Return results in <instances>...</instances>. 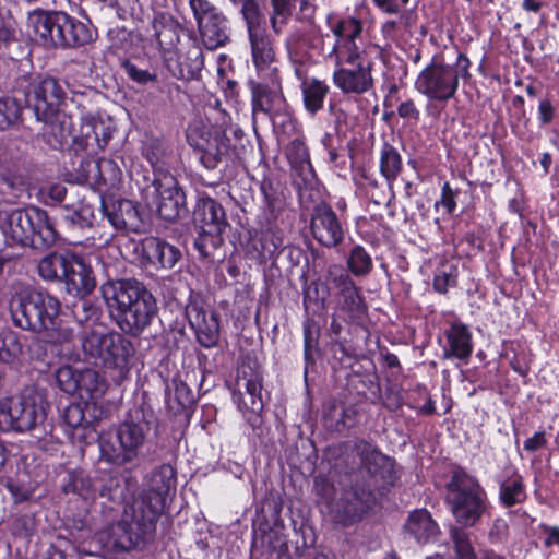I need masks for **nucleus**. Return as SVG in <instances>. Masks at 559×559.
I'll use <instances>...</instances> for the list:
<instances>
[{"label":"nucleus","mask_w":559,"mask_h":559,"mask_svg":"<svg viewBox=\"0 0 559 559\" xmlns=\"http://www.w3.org/2000/svg\"><path fill=\"white\" fill-rule=\"evenodd\" d=\"M362 27L361 21L355 17L340 19L330 24L335 37L328 53L334 62L332 81L345 95H364L374 88L373 64L364 56Z\"/></svg>","instance_id":"nucleus-1"},{"label":"nucleus","mask_w":559,"mask_h":559,"mask_svg":"<svg viewBox=\"0 0 559 559\" xmlns=\"http://www.w3.org/2000/svg\"><path fill=\"white\" fill-rule=\"evenodd\" d=\"M61 304L46 290H29L14 295L10 301L13 323L27 331L41 335V340L52 347L70 344L74 330L60 318Z\"/></svg>","instance_id":"nucleus-2"},{"label":"nucleus","mask_w":559,"mask_h":559,"mask_svg":"<svg viewBox=\"0 0 559 559\" xmlns=\"http://www.w3.org/2000/svg\"><path fill=\"white\" fill-rule=\"evenodd\" d=\"M102 295L111 318L126 334L141 335L157 316L155 297L135 280L106 282Z\"/></svg>","instance_id":"nucleus-3"},{"label":"nucleus","mask_w":559,"mask_h":559,"mask_svg":"<svg viewBox=\"0 0 559 559\" xmlns=\"http://www.w3.org/2000/svg\"><path fill=\"white\" fill-rule=\"evenodd\" d=\"M471 67V60L463 52H457L452 63L445 62L441 56H433L417 75L415 88L429 100L447 103L455 96L460 81L466 82L472 78Z\"/></svg>","instance_id":"nucleus-4"},{"label":"nucleus","mask_w":559,"mask_h":559,"mask_svg":"<svg viewBox=\"0 0 559 559\" xmlns=\"http://www.w3.org/2000/svg\"><path fill=\"white\" fill-rule=\"evenodd\" d=\"M66 91L53 78H45L34 84L27 93V103L35 117L45 123L47 133L55 136L56 144L62 145L71 134V118L62 110Z\"/></svg>","instance_id":"nucleus-5"},{"label":"nucleus","mask_w":559,"mask_h":559,"mask_svg":"<svg viewBox=\"0 0 559 559\" xmlns=\"http://www.w3.org/2000/svg\"><path fill=\"white\" fill-rule=\"evenodd\" d=\"M445 501L455 519L463 527L475 526L488 509V499L476 478L463 471H455L447 484Z\"/></svg>","instance_id":"nucleus-6"},{"label":"nucleus","mask_w":559,"mask_h":559,"mask_svg":"<svg viewBox=\"0 0 559 559\" xmlns=\"http://www.w3.org/2000/svg\"><path fill=\"white\" fill-rule=\"evenodd\" d=\"M29 26L45 46L79 47L93 39L88 26L63 12H35L29 16Z\"/></svg>","instance_id":"nucleus-7"},{"label":"nucleus","mask_w":559,"mask_h":559,"mask_svg":"<svg viewBox=\"0 0 559 559\" xmlns=\"http://www.w3.org/2000/svg\"><path fill=\"white\" fill-rule=\"evenodd\" d=\"M3 233L16 245L50 247L57 240V231L46 211L33 206L11 211L3 223Z\"/></svg>","instance_id":"nucleus-8"},{"label":"nucleus","mask_w":559,"mask_h":559,"mask_svg":"<svg viewBox=\"0 0 559 559\" xmlns=\"http://www.w3.org/2000/svg\"><path fill=\"white\" fill-rule=\"evenodd\" d=\"M143 506V500H133L124 508L121 519L108 527L107 542L116 550L140 548L155 531L159 516Z\"/></svg>","instance_id":"nucleus-9"},{"label":"nucleus","mask_w":559,"mask_h":559,"mask_svg":"<svg viewBox=\"0 0 559 559\" xmlns=\"http://www.w3.org/2000/svg\"><path fill=\"white\" fill-rule=\"evenodd\" d=\"M147 424L148 421H121L114 435L102 436L100 461L117 466L133 461L148 431Z\"/></svg>","instance_id":"nucleus-10"},{"label":"nucleus","mask_w":559,"mask_h":559,"mask_svg":"<svg viewBox=\"0 0 559 559\" xmlns=\"http://www.w3.org/2000/svg\"><path fill=\"white\" fill-rule=\"evenodd\" d=\"M203 45L214 50L229 40L230 28L223 12L209 0H189Z\"/></svg>","instance_id":"nucleus-11"},{"label":"nucleus","mask_w":559,"mask_h":559,"mask_svg":"<svg viewBox=\"0 0 559 559\" xmlns=\"http://www.w3.org/2000/svg\"><path fill=\"white\" fill-rule=\"evenodd\" d=\"M152 186L153 203L158 216L168 222L178 218L183 210L186 197L177 178L168 169L158 167L154 169Z\"/></svg>","instance_id":"nucleus-12"},{"label":"nucleus","mask_w":559,"mask_h":559,"mask_svg":"<svg viewBox=\"0 0 559 559\" xmlns=\"http://www.w3.org/2000/svg\"><path fill=\"white\" fill-rule=\"evenodd\" d=\"M261 390L262 372L260 367L254 361L242 362L237 370L234 401L248 419L259 416L263 408Z\"/></svg>","instance_id":"nucleus-13"},{"label":"nucleus","mask_w":559,"mask_h":559,"mask_svg":"<svg viewBox=\"0 0 559 559\" xmlns=\"http://www.w3.org/2000/svg\"><path fill=\"white\" fill-rule=\"evenodd\" d=\"M258 75V81L250 80L248 83L253 115L258 112L272 115L280 111L285 104L280 71L269 70L267 73Z\"/></svg>","instance_id":"nucleus-14"},{"label":"nucleus","mask_w":559,"mask_h":559,"mask_svg":"<svg viewBox=\"0 0 559 559\" xmlns=\"http://www.w3.org/2000/svg\"><path fill=\"white\" fill-rule=\"evenodd\" d=\"M175 490L176 472L171 465L163 464L152 472L148 480V490L133 500H143V508L159 516L165 509L168 497Z\"/></svg>","instance_id":"nucleus-15"},{"label":"nucleus","mask_w":559,"mask_h":559,"mask_svg":"<svg viewBox=\"0 0 559 559\" xmlns=\"http://www.w3.org/2000/svg\"><path fill=\"white\" fill-rule=\"evenodd\" d=\"M47 407L44 396L35 388L26 386L17 396L0 401V415L10 419H45Z\"/></svg>","instance_id":"nucleus-16"},{"label":"nucleus","mask_w":559,"mask_h":559,"mask_svg":"<svg viewBox=\"0 0 559 559\" xmlns=\"http://www.w3.org/2000/svg\"><path fill=\"white\" fill-rule=\"evenodd\" d=\"M374 502L376 496L370 488L356 485L343 492L335 504L334 519L343 526L352 525L359 521Z\"/></svg>","instance_id":"nucleus-17"},{"label":"nucleus","mask_w":559,"mask_h":559,"mask_svg":"<svg viewBox=\"0 0 559 559\" xmlns=\"http://www.w3.org/2000/svg\"><path fill=\"white\" fill-rule=\"evenodd\" d=\"M309 227L311 236L323 247L334 248L344 239V226L328 204L314 206Z\"/></svg>","instance_id":"nucleus-18"},{"label":"nucleus","mask_w":559,"mask_h":559,"mask_svg":"<svg viewBox=\"0 0 559 559\" xmlns=\"http://www.w3.org/2000/svg\"><path fill=\"white\" fill-rule=\"evenodd\" d=\"M186 317L194 331L198 343L212 348L218 342L219 323L216 314L209 311L199 298H191L186 307Z\"/></svg>","instance_id":"nucleus-19"},{"label":"nucleus","mask_w":559,"mask_h":559,"mask_svg":"<svg viewBox=\"0 0 559 559\" xmlns=\"http://www.w3.org/2000/svg\"><path fill=\"white\" fill-rule=\"evenodd\" d=\"M252 61L258 74L267 73L269 70H278L275 66L276 55L273 43L266 33L264 16L246 23Z\"/></svg>","instance_id":"nucleus-20"},{"label":"nucleus","mask_w":559,"mask_h":559,"mask_svg":"<svg viewBox=\"0 0 559 559\" xmlns=\"http://www.w3.org/2000/svg\"><path fill=\"white\" fill-rule=\"evenodd\" d=\"M81 342L86 355L107 360L119 356L118 346L123 338L119 334L107 333L105 326L93 322L84 326Z\"/></svg>","instance_id":"nucleus-21"},{"label":"nucleus","mask_w":559,"mask_h":559,"mask_svg":"<svg viewBox=\"0 0 559 559\" xmlns=\"http://www.w3.org/2000/svg\"><path fill=\"white\" fill-rule=\"evenodd\" d=\"M194 224L203 236L218 237L228 223L223 206L214 199H202L194 211Z\"/></svg>","instance_id":"nucleus-22"},{"label":"nucleus","mask_w":559,"mask_h":559,"mask_svg":"<svg viewBox=\"0 0 559 559\" xmlns=\"http://www.w3.org/2000/svg\"><path fill=\"white\" fill-rule=\"evenodd\" d=\"M60 282L64 284L69 295L79 297L86 296L95 287L92 269L80 257L72 253Z\"/></svg>","instance_id":"nucleus-23"},{"label":"nucleus","mask_w":559,"mask_h":559,"mask_svg":"<svg viewBox=\"0 0 559 559\" xmlns=\"http://www.w3.org/2000/svg\"><path fill=\"white\" fill-rule=\"evenodd\" d=\"M403 530L419 544H427L440 535V527L426 509L409 512Z\"/></svg>","instance_id":"nucleus-24"},{"label":"nucleus","mask_w":559,"mask_h":559,"mask_svg":"<svg viewBox=\"0 0 559 559\" xmlns=\"http://www.w3.org/2000/svg\"><path fill=\"white\" fill-rule=\"evenodd\" d=\"M102 210L108 223L117 230L133 228L138 223V210L129 200L112 203L103 201Z\"/></svg>","instance_id":"nucleus-25"},{"label":"nucleus","mask_w":559,"mask_h":559,"mask_svg":"<svg viewBox=\"0 0 559 559\" xmlns=\"http://www.w3.org/2000/svg\"><path fill=\"white\" fill-rule=\"evenodd\" d=\"M143 253L150 263L164 269H173L180 258V251L173 245L155 237L143 241Z\"/></svg>","instance_id":"nucleus-26"},{"label":"nucleus","mask_w":559,"mask_h":559,"mask_svg":"<svg viewBox=\"0 0 559 559\" xmlns=\"http://www.w3.org/2000/svg\"><path fill=\"white\" fill-rule=\"evenodd\" d=\"M445 338L448 348L444 349V356L447 358L466 359L472 355V334L465 324L452 323L445 331Z\"/></svg>","instance_id":"nucleus-27"},{"label":"nucleus","mask_w":559,"mask_h":559,"mask_svg":"<svg viewBox=\"0 0 559 559\" xmlns=\"http://www.w3.org/2000/svg\"><path fill=\"white\" fill-rule=\"evenodd\" d=\"M330 92L329 85L318 79H309L302 82L301 93L306 110L316 115L323 108L324 100Z\"/></svg>","instance_id":"nucleus-28"},{"label":"nucleus","mask_w":559,"mask_h":559,"mask_svg":"<svg viewBox=\"0 0 559 559\" xmlns=\"http://www.w3.org/2000/svg\"><path fill=\"white\" fill-rule=\"evenodd\" d=\"M71 253L50 252L37 262V274L45 282H60Z\"/></svg>","instance_id":"nucleus-29"},{"label":"nucleus","mask_w":559,"mask_h":559,"mask_svg":"<svg viewBox=\"0 0 559 559\" xmlns=\"http://www.w3.org/2000/svg\"><path fill=\"white\" fill-rule=\"evenodd\" d=\"M252 548L269 555L275 551H283L286 548V537L280 528L260 527L253 535Z\"/></svg>","instance_id":"nucleus-30"},{"label":"nucleus","mask_w":559,"mask_h":559,"mask_svg":"<svg viewBox=\"0 0 559 559\" xmlns=\"http://www.w3.org/2000/svg\"><path fill=\"white\" fill-rule=\"evenodd\" d=\"M62 491L88 500L95 497L96 488L92 478L83 469H73L68 472Z\"/></svg>","instance_id":"nucleus-31"},{"label":"nucleus","mask_w":559,"mask_h":559,"mask_svg":"<svg viewBox=\"0 0 559 559\" xmlns=\"http://www.w3.org/2000/svg\"><path fill=\"white\" fill-rule=\"evenodd\" d=\"M402 168L403 164L400 153L395 147L385 143L380 152V173L385 178L390 188H392Z\"/></svg>","instance_id":"nucleus-32"},{"label":"nucleus","mask_w":559,"mask_h":559,"mask_svg":"<svg viewBox=\"0 0 559 559\" xmlns=\"http://www.w3.org/2000/svg\"><path fill=\"white\" fill-rule=\"evenodd\" d=\"M80 390L76 392L82 399H93L102 395L106 390L105 380L91 368L79 369Z\"/></svg>","instance_id":"nucleus-33"},{"label":"nucleus","mask_w":559,"mask_h":559,"mask_svg":"<svg viewBox=\"0 0 559 559\" xmlns=\"http://www.w3.org/2000/svg\"><path fill=\"white\" fill-rule=\"evenodd\" d=\"M466 528L461 525H451L449 527V537L452 542L455 557L456 559H477L471 533Z\"/></svg>","instance_id":"nucleus-34"},{"label":"nucleus","mask_w":559,"mask_h":559,"mask_svg":"<svg viewBox=\"0 0 559 559\" xmlns=\"http://www.w3.org/2000/svg\"><path fill=\"white\" fill-rule=\"evenodd\" d=\"M499 498L507 508L523 503L526 499V491L522 477L514 475L503 480L500 484Z\"/></svg>","instance_id":"nucleus-35"},{"label":"nucleus","mask_w":559,"mask_h":559,"mask_svg":"<svg viewBox=\"0 0 559 559\" xmlns=\"http://www.w3.org/2000/svg\"><path fill=\"white\" fill-rule=\"evenodd\" d=\"M338 304L341 310L346 312L352 321L361 319L367 310L364 298L357 287L340 295Z\"/></svg>","instance_id":"nucleus-36"},{"label":"nucleus","mask_w":559,"mask_h":559,"mask_svg":"<svg viewBox=\"0 0 559 559\" xmlns=\"http://www.w3.org/2000/svg\"><path fill=\"white\" fill-rule=\"evenodd\" d=\"M95 219L94 211L90 205H80L76 210L69 211L63 221L73 230H85L93 226Z\"/></svg>","instance_id":"nucleus-37"},{"label":"nucleus","mask_w":559,"mask_h":559,"mask_svg":"<svg viewBox=\"0 0 559 559\" xmlns=\"http://www.w3.org/2000/svg\"><path fill=\"white\" fill-rule=\"evenodd\" d=\"M22 349L15 332L5 330L0 334V362H12L22 354Z\"/></svg>","instance_id":"nucleus-38"},{"label":"nucleus","mask_w":559,"mask_h":559,"mask_svg":"<svg viewBox=\"0 0 559 559\" xmlns=\"http://www.w3.org/2000/svg\"><path fill=\"white\" fill-rule=\"evenodd\" d=\"M272 13L270 23L273 32L278 35L292 16V0H271Z\"/></svg>","instance_id":"nucleus-39"},{"label":"nucleus","mask_w":559,"mask_h":559,"mask_svg":"<svg viewBox=\"0 0 559 559\" xmlns=\"http://www.w3.org/2000/svg\"><path fill=\"white\" fill-rule=\"evenodd\" d=\"M264 209L267 212V219H273L284 207L282 194L275 189L271 181L264 180L261 183Z\"/></svg>","instance_id":"nucleus-40"},{"label":"nucleus","mask_w":559,"mask_h":559,"mask_svg":"<svg viewBox=\"0 0 559 559\" xmlns=\"http://www.w3.org/2000/svg\"><path fill=\"white\" fill-rule=\"evenodd\" d=\"M347 265L356 276L367 275L372 269V259L361 246H355L349 253Z\"/></svg>","instance_id":"nucleus-41"},{"label":"nucleus","mask_w":559,"mask_h":559,"mask_svg":"<svg viewBox=\"0 0 559 559\" xmlns=\"http://www.w3.org/2000/svg\"><path fill=\"white\" fill-rule=\"evenodd\" d=\"M258 242L261 255L271 258L283 246V236L280 229L266 227L262 229Z\"/></svg>","instance_id":"nucleus-42"},{"label":"nucleus","mask_w":559,"mask_h":559,"mask_svg":"<svg viewBox=\"0 0 559 559\" xmlns=\"http://www.w3.org/2000/svg\"><path fill=\"white\" fill-rule=\"evenodd\" d=\"M21 106L11 97H0V130H7L17 123Z\"/></svg>","instance_id":"nucleus-43"},{"label":"nucleus","mask_w":559,"mask_h":559,"mask_svg":"<svg viewBox=\"0 0 559 559\" xmlns=\"http://www.w3.org/2000/svg\"><path fill=\"white\" fill-rule=\"evenodd\" d=\"M79 369L62 366L56 371L58 386L67 394H75L80 390Z\"/></svg>","instance_id":"nucleus-44"},{"label":"nucleus","mask_w":559,"mask_h":559,"mask_svg":"<svg viewBox=\"0 0 559 559\" xmlns=\"http://www.w3.org/2000/svg\"><path fill=\"white\" fill-rule=\"evenodd\" d=\"M95 167L98 171L96 183L98 185L99 189L102 187L106 189L114 188L120 177V170L116 164L110 160H105L102 163H96Z\"/></svg>","instance_id":"nucleus-45"},{"label":"nucleus","mask_w":559,"mask_h":559,"mask_svg":"<svg viewBox=\"0 0 559 559\" xmlns=\"http://www.w3.org/2000/svg\"><path fill=\"white\" fill-rule=\"evenodd\" d=\"M396 15V20H388L381 26V33L388 43L396 41L402 35L403 31L406 29L409 25V17L407 14H405V12H401Z\"/></svg>","instance_id":"nucleus-46"},{"label":"nucleus","mask_w":559,"mask_h":559,"mask_svg":"<svg viewBox=\"0 0 559 559\" xmlns=\"http://www.w3.org/2000/svg\"><path fill=\"white\" fill-rule=\"evenodd\" d=\"M356 448L360 455L361 463L370 473H376V467L380 466L386 460L383 454L369 443L360 442Z\"/></svg>","instance_id":"nucleus-47"},{"label":"nucleus","mask_w":559,"mask_h":559,"mask_svg":"<svg viewBox=\"0 0 559 559\" xmlns=\"http://www.w3.org/2000/svg\"><path fill=\"white\" fill-rule=\"evenodd\" d=\"M457 269L453 265L443 266L438 271L433 278V288L441 294H445L450 287L456 285Z\"/></svg>","instance_id":"nucleus-48"},{"label":"nucleus","mask_w":559,"mask_h":559,"mask_svg":"<svg viewBox=\"0 0 559 559\" xmlns=\"http://www.w3.org/2000/svg\"><path fill=\"white\" fill-rule=\"evenodd\" d=\"M328 280L332 287L337 290L338 296L356 287L350 276L338 266L330 267Z\"/></svg>","instance_id":"nucleus-49"},{"label":"nucleus","mask_w":559,"mask_h":559,"mask_svg":"<svg viewBox=\"0 0 559 559\" xmlns=\"http://www.w3.org/2000/svg\"><path fill=\"white\" fill-rule=\"evenodd\" d=\"M286 156L292 164H304L309 159L306 144L299 138H295L286 147Z\"/></svg>","instance_id":"nucleus-50"},{"label":"nucleus","mask_w":559,"mask_h":559,"mask_svg":"<svg viewBox=\"0 0 559 559\" xmlns=\"http://www.w3.org/2000/svg\"><path fill=\"white\" fill-rule=\"evenodd\" d=\"M127 75L134 82L139 84H147L150 82H155L157 80V75L155 73L150 72L148 70L141 69L136 67L131 61H124L122 64Z\"/></svg>","instance_id":"nucleus-51"},{"label":"nucleus","mask_w":559,"mask_h":559,"mask_svg":"<svg viewBox=\"0 0 559 559\" xmlns=\"http://www.w3.org/2000/svg\"><path fill=\"white\" fill-rule=\"evenodd\" d=\"M180 31V25L178 22H176L165 32H163L160 36L156 37L159 48L165 51L174 48L179 41Z\"/></svg>","instance_id":"nucleus-52"},{"label":"nucleus","mask_w":559,"mask_h":559,"mask_svg":"<svg viewBox=\"0 0 559 559\" xmlns=\"http://www.w3.org/2000/svg\"><path fill=\"white\" fill-rule=\"evenodd\" d=\"M7 487L14 501L19 503L31 500L35 493V486L24 485L19 480L9 483Z\"/></svg>","instance_id":"nucleus-53"},{"label":"nucleus","mask_w":559,"mask_h":559,"mask_svg":"<svg viewBox=\"0 0 559 559\" xmlns=\"http://www.w3.org/2000/svg\"><path fill=\"white\" fill-rule=\"evenodd\" d=\"M306 34L301 28L293 29L285 40V46L289 55H298L306 47Z\"/></svg>","instance_id":"nucleus-54"},{"label":"nucleus","mask_w":559,"mask_h":559,"mask_svg":"<svg viewBox=\"0 0 559 559\" xmlns=\"http://www.w3.org/2000/svg\"><path fill=\"white\" fill-rule=\"evenodd\" d=\"M314 491L325 503H330L335 495L334 485L324 476L314 477Z\"/></svg>","instance_id":"nucleus-55"},{"label":"nucleus","mask_w":559,"mask_h":559,"mask_svg":"<svg viewBox=\"0 0 559 559\" xmlns=\"http://www.w3.org/2000/svg\"><path fill=\"white\" fill-rule=\"evenodd\" d=\"M234 4L241 5V15L245 22L263 16L258 0H230Z\"/></svg>","instance_id":"nucleus-56"},{"label":"nucleus","mask_w":559,"mask_h":559,"mask_svg":"<svg viewBox=\"0 0 559 559\" xmlns=\"http://www.w3.org/2000/svg\"><path fill=\"white\" fill-rule=\"evenodd\" d=\"M409 0H373L374 5L383 13L400 14L405 12Z\"/></svg>","instance_id":"nucleus-57"},{"label":"nucleus","mask_w":559,"mask_h":559,"mask_svg":"<svg viewBox=\"0 0 559 559\" xmlns=\"http://www.w3.org/2000/svg\"><path fill=\"white\" fill-rule=\"evenodd\" d=\"M317 331L314 324L307 321L304 323V343H305V359L309 362L311 358V350L317 346L316 338Z\"/></svg>","instance_id":"nucleus-58"},{"label":"nucleus","mask_w":559,"mask_h":559,"mask_svg":"<svg viewBox=\"0 0 559 559\" xmlns=\"http://www.w3.org/2000/svg\"><path fill=\"white\" fill-rule=\"evenodd\" d=\"M37 428V421H0V430L4 432H32Z\"/></svg>","instance_id":"nucleus-59"},{"label":"nucleus","mask_w":559,"mask_h":559,"mask_svg":"<svg viewBox=\"0 0 559 559\" xmlns=\"http://www.w3.org/2000/svg\"><path fill=\"white\" fill-rule=\"evenodd\" d=\"M177 21L169 13H157L154 15L152 21V27L154 29V37L160 36L163 32H165L168 27L175 24Z\"/></svg>","instance_id":"nucleus-60"},{"label":"nucleus","mask_w":559,"mask_h":559,"mask_svg":"<svg viewBox=\"0 0 559 559\" xmlns=\"http://www.w3.org/2000/svg\"><path fill=\"white\" fill-rule=\"evenodd\" d=\"M509 526L502 519L493 521L490 531L488 533L491 543H503L507 539Z\"/></svg>","instance_id":"nucleus-61"},{"label":"nucleus","mask_w":559,"mask_h":559,"mask_svg":"<svg viewBox=\"0 0 559 559\" xmlns=\"http://www.w3.org/2000/svg\"><path fill=\"white\" fill-rule=\"evenodd\" d=\"M455 193L451 189L449 182H444L441 190V199L436 202V207L442 205L448 214H452L456 207V202L454 200Z\"/></svg>","instance_id":"nucleus-62"},{"label":"nucleus","mask_w":559,"mask_h":559,"mask_svg":"<svg viewBox=\"0 0 559 559\" xmlns=\"http://www.w3.org/2000/svg\"><path fill=\"white\" fill-rule=\"evenodd\" d=\"M397 115L406 120L417 122L419 120L420 112L416 107L414 100L408 99L402 102L397 107Z\"/></svg>","instance_id":"nucleus-63"},{"label":"nucleus","mask_w":559,"mask_h":559,"mask_svg":"<svg viewBox=\"0 0 559 559\" xmlns=\"http://www.w3.org/2000/svg\"><path fill=\"white\" fill-rule=\"evenodd\" d=\"M207 142L212 143V150L216 153V156L226 155L229 150L230 140L224 133L215 132L213 138Z\"/></svg>","instance_id":"nucleus-64"}]
</instances>
